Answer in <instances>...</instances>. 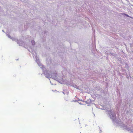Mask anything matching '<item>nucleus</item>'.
Wrapping results in <instances>:
<instances>
[{
  "label": "nucleus",
  "mask_w": 133,
  "mask_h": 133,
  "mask_svg": "<svg viewBox=\"0 0 133 133\" xmlns=\"http://www.w3.org/2000/svg\"><path fill=\"white\" fill-rule=\"evenodd\" d=\"M52 91L54 92H57V91L55 90H53Z\"/></svg>",
  "instance_id": "2"
},
{
  "label": "nucleus",
  "mask_w": 133,
  "mask_h": 133,
  "mask_svg": "<svg viewBox=\"0 0 133 133\" xmlns=\"http://www.w3.org/2000/svg\"><path fill=\"white\" fill-rule=\"evenodd\" d=\"M31 42L33 45H34L35 44V42L34 40L32 41Z\"/></svg>",
  "instance_id": "1"
}]
</instances>
